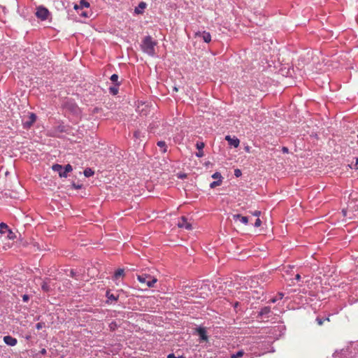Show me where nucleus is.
I'll list each match as a JSON object with an SVG mask.
<instances>
[{
  "label": "nucleus",
  "instance_id": "1",
  "mask_svg": "<svg viewBox=\"0 0 358 358\" xmlns=\"http://www.w3.org/2000/svg\"><path fill=\"white\" fill-rule=\"evenodd\" d=\"M156 43L152 41L150 36H146L142 43L141 48L143 51L150 56L155 55V46Z\"/></svg>",
  "mask_w": 358,
  "mask_h": 358
},
{
  "label": "nucleus",
  "instance_id": "2",
  "mask_svg": "<svg viewBox=\"0 0 358 358\" xmlns=\"http://www.w3.org/2000/svg\"><path fill=\"white\" fill-rule=\"evenodd\" d=\"M137 279L141 284L146 285L148 287H153L155 284L157 282V278L147 273L138 275Z\"/></svg>",
  "mask_w": 358,
  "mask_h": 358
},
{
  "label": "nucleus",
  "instance_id": "3",
  "mask_svg": "<svg viewBox=\"0 0 358 358\" xmlns=\"http://www.w3.org/2000/svg\"><path fill=\"white\" fill-rule=\"evenodd\" d=\"M50 13L48 8L44 6H38L36 8V16L41 20H45L48 18Z\"/></svg>",
  "mask_w": 358,
  "mask_h": 358
},
{
  "label": "nucleus",
  "instance_id": "4",
  "mask_svg": "<svg viewBox=\"0 0 358 358\" xmlns=\"http://www.w3.org/2000/svg\"><path fill=\"white\" fill-rule=\"evenodd\" d=\"M64 106L66 110H68L73 113H77L79 110V108H78V106L76 105V103L70 100L66 101L64 103Z\"/></svg>",
  "mask_w": 358,
  "mask_h": 358
},
{
  "label": "nucleus",
  "instance_id": "5",
  "mask_svg": "<svg viewBox=\"0 0 358 358\" xmlns=\"http://www.w3.org/2000/svg\"><path fill=\"white\" fill-rule=\"evenodd\" d=\"M178 227L180 228H185L187 230L192 229V224L187 222V220L185 217H181L178 222Z\"/></svg>",
  "mask_w": 358,
  "mask_h": 358
},
{
  "label": "nucleus",
  "instance_id": "6",
  "mask_svg": "<svg viewBox=\"0 0 358 358\" xmlns=\"http://www.w3.org/2000/svg\"><path fill=\"white\" fill-rule=\"evenodd\" d=\"M29 120L27 121L24 122V128H29L33 125V124L35 122L36 120V115L34 113H29Z\"/></svg>",
  "mask_w": 358,
  "mask_h": 358
},
{
  "label": "nucleus",
  "instance_id": "7",
  "mask_svg": "<svg viewBox=\"0 0 358 358\" xmlns=\"http://www.w3.org/2000/svg\"><path fill=\"white\" fill-rule=\"evenodd\" d=\"M196 36H200L206 43H209L211 41V36L207 31H199L195 34Z\"/></svg>",
  "mask_w": 358,
  "mask_h": 358
},
{
  "label": "nucleus",
  "instance_id": "8",
  "mask_svg": "<svg viewBox=\"0 0 358 358\" xmlns=\"http://www.w3.org/2000/svg\"><path fill=\"white\" fill-rule=\"evenodd\" d=\"M225 140L228 141L229 144L234 148H238L240 144V141L238 138L234 137L231 138L230 136H226Z\"/></svg>",
  "mask_w": 358,
  "mask_h": 358
},
{
  "label": "nucleus",
  "instance_id": "9",
  "mask_svg": "<svg viewBox=\"0 0 358 358\" xmlns=\"http://www.w3.org/2000/svg\"><path fill=\"white\" fill-rule=\"evenodd\" d=\"M3 341L6 344H7L8 345H10V346H15L17 343V339L10 336H4Z\"/></svg>",
  "mask_w": 358,
  "mask_h": 358
},
{
  "label": "nucleus",
  "instance_id": "10",
  "mask_svg": "<svg viewBox=\"0 0 358 358\" xmlns=\"http://www.w3.org/2000/svg\"><path fill=\"white\" fill-rule=\"evenodd\" d=\"M196 332L198 333V335L199 336V338L201 340L207 341H208V336L206 334V331L203 327H199L196 329Z\"/></svg>",
  "mask_w": 358,
  "mask_h": 358
},
{
  "label": "nucleus",
  "instance_id": "11",
  "mask_svg": "<svg viewBox=\"0 0 358 358\" xmlns=\"http://www.w3.org/2000/svg\"><path fill=\"white\" fill-rule=\"evenodd\" d=\"M50 279H45L41 284V289L45 292H48L51 290L50 287Z\"/></svg>",
  "mask_w": 358,
  "mask_h": 358
},
{
  "label": "nucleus",
  "instance_id": "12",
  "mask_svg": "<svg viewBox=\"0 0 358 358\" xmlns=\"http://www.w3.org/2000/svg\"><path fill=\"white\" fill-rule=\"evenodd\" d=\"M233 219L234 220H239L243 224H248V218L246 216H242L240 214H236L233 215Z\"/></svg>",
  "mask_w": 358,
  "mask_h": 358
},
{
  "label": "nucleus",
  "instance_id": "13",
  "mask_svg": "<svg viewBox=\"0 0 358 358\" xmlns=\"http://www.w3.org/2000/svg\"><path fill=\"white\" fill-rule=\"evenodd\" d=\"M90 7V3L87 1L86 0H80L79 5L76 4L74 6L75 10H78L79 8H89Z\"/></svg>",
  "mask_w": 358,
  "mask_h": 358
},
{
  "label": "nucleus",
  "instance_id": "14",
  "mask_svg": "<svg viewBox=\"0 0 358 358\" xmlns=\"http://www.w3.org/2000/svg\"><path fill=\"white\" fill-rule=\"evenodd\" d=\"M72 170H73V169H72L71 165H70V164L66 165L64 167V171L62 173H60V177L61 178H66L67 173L72 171Z\"/></svg>",
  "mask_w": 358,
  "mask_h": 358
},
{
  "label": "nucleus",
  "instance_id": "15",
  "mask_svg": "<svg viewBox=\"0 0 358 358\" xmlns=\"http://www.w3.org/2000/svg\"><path fill=\"white\" fill-rule=\"evenodd\" d=\"M124 275V271L123 268L117 269L113 275L114 280H117L120 277H123Z\"/></svg>",
  "mask_w": 358,
  "mask_h": 358
},
{
  "label": "nucleus",
  "instance_id": "16",
  "mask_svg": "<svg viewBox=\"0 0 358 358\" xmlns=\"http://www.w3.org/2000/svg\"><path fill=\"white\" fill-rule=\"evenodd\" d=\"M157 145L160 148H162V153H165L167 151V146H166V144L165 141H158Z\"/></svg>",
  "mask_w": 358,
  "mask_h": 358
},
{
  "label": "nucleus",
  "instance_id": "17",
  "mask_svg": "<svg viewBox=\"0 0 358 358\" xmlns=\"http://www.w3.org/2000/svg\"><path fill=\"white\" fill-rule=\"evenodd\" d=\"M52 169L54 171L58 172L59 176H60V173H62L64 171L62 166L60 164H57L52 165Z\"/></svg>",
  "mask_w": 358,
  "mask_h": 358
},
{
  "label": "nucleus",
  "instance_id": "18",
  "mask_svg": "<svg viewBox=\"0 0 358 358\" xmlns=\"http://www.w3.org/2000/svg\"><path fill=\"white\" fill-rule=\"evenodd\" d=\"M8 229V227L6 223L1 222L0 224V233L4 234L6 230Z\"/></svg>",
  "mask_w": 358,
  "mask_h": 358
},
{
  "label": "nucleus",
  "instance_id": "19",
  "mask_svg": "<svg viewBox=\"0 0 358 358\" xmlns=\"http://www.w3.org/2000/svg\"><path fill=\"white\" fill-rule=\"evenodd\" d=\"M222 180H217V181H213L210 184V188H215L217 186H220L222 184Z\"/></svg>",
  "mask_w": 358,
  "mask_h": 358
},
{
  "label": "nucleus",
  "instance_id": "20",
  "mask_svg": "<svg viewBox=\"0 0 358 358\" xmlns=\"http://www.w3.org/2000/svg\"><path fill=\"white\" fill-rule=\"evenodd\" d=\"M94 173V172L91 169H86L84 171V175L86 177H90V176H93Z\"/></svg>",
  "mask_w": 358,
  "mask_h": 358
},
{
  "label": "nucleus",
  "instance_id": "21",
  "mask_svg": "<svg viewBox=\"0 0 358 358\" xmlns=\"http://www.w3.org/2000/svg\"><path fill=\"white\" fill-rule=\"evenodd\" d=\"M244 355V352L243 350H239L236 354H233L231 356V358H239L243 357Z\"/></svg>",
  "mask_w": 358,
  "mask_h": 358
},
{
  "label": "nucleus",
  "instance_id": "22",
  "mask_svg": "<svg viewBox=\"0 0 358 358\" xmlns=\"http://www.w3.org/2000/svg\"><path fill=\"white\" fill-rule=\"evenodd\" d=\"M271 312V308L270 307H264L260 311V315H267Z\"/></svg>",
  "mask_w": 358,
  "mask_h": 358
},
{
  "label": "nucleus",
  "instance_id": "23",
  "mask_svg": "<svg viewBox=\"0 0 358 358\" xmlns=\"http://www.w3.org/2000/svg\"><path fill=\"white\" fill-rule=\"evenodd\" d=\"M350 169H358V158H355V164L352 162L348 165Z\"/></svg>",
  "mask_w": 358,
  "mask_h": 358
},
{
  "label": "nucleus",
  "instance_id": "24",
  "mask_svg": "<svg viewBox=\"0 0 358 358\" xmlns=\"http://www.w3.org/2000/svg\"><path fill=\"white\" fill-rule=\"evenodd\" d=\"M106 296L108 297V299H110V300H114V301L117 300V297H116L114 294H110L109 291L106 292Z\"/></svg>",
  "mask_w": 358,
  "mask_h": 358
},
{
  "label": "nucleus",
  "instance_id": "25",
  "mask_svg": "<svg viewBox=\"0 0 358 358\" xmlns=\"http://www.w3.org/2000/svg\"><path fill=\"white\" fill-rule=\"evenodd\" d=\"M325 320H327V321H329V317H327V318H325V319H322V318H320V317H317V319H316V321H317V324H318L319 325H322V324H323V323H324V322Z\"/></svg>",
  "mask_w": 358,
  "mask_h": 358
},
{
  "label": "nucleus",
  "instance_id": "26",
  "mask_svg": "<svg viewBox=\"0 0 358 358\" xmlns=\"http://www.w3.org/2000/svg\"><path fill=\"white\" fill-rule=\"evenodd\" d=\"M110 92L113 95H115L118 92V88L117 87H110L109 88Z\"/></svg>",
  "mask_w": 358,
  "mask_h": 358
},
{
  "label": "nucleus",
  "instance_id": "27",
  "mask_svg": "<svg viewBox=\"0 0 358 358\" xmlns=\"http://www.w3.org/2000/svg\"><path fill=\"white\" fill-rule=\"evenodd\" d=\"M196 146L199 150H203V148H204L205 145L203 142H198L196 143Z\"/></svg>",
  "mask_w": 358,
  "mask_h": 358
},
{
  "label": "nucleus",
  "instance_id": "28",
  "mask_svg": "<svg viewBox=\"0 0 358 358\" xmlns=\"http://www.w3.org/2000/svg\"><path fill=\"white\" fill-rule=\"evenodd\" d=\"M212 178L214 179L222 180V176L219 172H215L213 173Z\"/></svg>",
  "mask_w": 358,
  "mask_h": 358
},
{
  "label": "nucleus",
  "instance_id": "29",
  "mask_svg": "<svg viewBox=\"0 0 358 358\" xmlns=\"http://www.w3.org/2000/svg\"><path fill=\"white\" fill-rule=\"evenodd\" d=\"M118 80V76L117 74H113L110 77V80L113 83H116Z\"/></svg>",
  "mask_w": 358,
  "mask_h": 358
},
{
  "label": "nucleus",
  "instance_id": "30",
  "mask_svg": "<svg viewBox=\"0 0 358 358\" xmlns=\"http://www.w3.org/2000/svg\"><path fill=\"white\" fill-rule=\"evenodd\" d=\"M261 224H262V221L260 220L259 218H257L255 222V227H259L261 226Z\"/></svg>",
  "mask_w": 358,
  "mask_h": 358
},
{
  "label": "nucleus",
  "instance_id": "31",
  "mask_svg": "<svg viewBox=\"0 0 358 358\" xmlns=\"http://www.w3.org/2000/svg\"><path fill=\"white\" fill-rule=\"evenodd\" d=\"M254 216H256L257 217V218H259V217L261 215V211L259 210H255L254 212L251 213Z\"/></svg>",
  "mask_w": 358,
  "mask_h": 358
},
{
  "label": "nucleus",
  "instance_id": "32",
  "mask_svg": "<svg viewBox=\"0 0 358 358\" xmlns=\"http://www.w3.org/2000/svg\"><path fill=\"white\" fill-rule=\"evenodd\" d=\"M234 175L236 176V177H239L241 176V171L240 169H235L234 171Z\"/></svg>",
  "mask_w": 358,
  "mask_h": 358
},
{
  "label": "nucleus",
  "instance_id": "33",
  "mask_svg": "<svg viewBox=\"0 0 358 358\" xmlns=\"http://www.w3.org/2000/svg\"><path fill=\"white\" fill-rule=\"evenodd\" d=\"M203 155H204V153H203V150H199V152L196 153V156L198 157H201Z\"/></svg>",
  "mask_w": 358,
  "mask_h": 358
},
{
  "label": "nucleus",
  "instance_id": "34",
  "mask_svg": "<svg viewBox=\"0 0 358 358\" xmlns=\"http://www.w3.org/2000/svg\"><path fill=\"white\" fill-rule=\"evenodd\" d=\"M43 324H43V323H42V322H38V323H37V324H36V329H42V328H43Z\"/></svg>",
  "mask_w": 358,
  "mask_h": 358
},
{
  "label": "nucleus",
  "instance_id": "35",
  "mask_svg": "<svg viewBox=\"0 0 358 358\" xmlns=\"http://www.w3.org/2000/svg\"><path fill=\"white\" fill-rule=\"evenodd\" d=\"M146 3L144 2H141L138 5V8L141 9H144L145 8Z\"/></svg>",
  "mask_w": 358,
  "mask_h": 358
},
{
  "label": "nucleus",
  "instance_id": "36",
  "mask_svg": "<svg viewBox=\"0 0 358 358\" xmlns=\"http://www.w3.org/2000/svg\"><path fill=\"white\" fill-rule=\"evenodd\" d=\"M178 177L179 178L183 179V178H187V174H185V173H179V174L178 175Z\"/></svg>",
  "mask_w": 358,
  "mask_h": 358
},
{
  "label": "nucleus",
  "instance_id": "37",
  "mask_svg": "<svg viewBox=\"0 0 358 358\" xmlns=\"http://www.w3.org/2000/svg\"><path fill=\"white\" fill-rule=\"evenodd\" d=\"M7 231H8V237L10 239L13 238V233L12 232V231L9 229Z\"/></svg>",
  "mask_w": 358,
  "mask_h": 358
},
{
  "label": "nucleus",
  "instance_id": "38",
  "mask_svg": "<svg viewBox=\"0 0 358 358\" xmlns=\"http://www.w3.org/2000/svg\"><path fill=\"white\" fill-rule=\"evenodd\" d=\"M22 299H23V301H24V302H27V301H29V296H28V295L24 294V295H23V296H22Z\"/></svg>",
  "mask_w": 358,
  "mask_h": 358
},
{
  "label": "nucleus",
  "instance_id": "39",
  "mask_svg": "<svg viewBox=\"0 0 358 358\" xmlns=\"http://www.w3.org/2000/svg\"><path fill=\"white\" fill-rule=\"evenodd\" d=\"M278 299H282L284 296V294L282 292H280L278 294V296H276Z\"/></svg>",
  "mask_w": 358,
  "mask_h": 358
},
{
  "label": "nucleus",
  "instance_id": "40",
  "mask_svg": "<svg viewBox=\"0 0 358 358\" xmlns=\"http://www.w3.org/2000/svg\"><path fill=\"white\" fill-rule=\"evenodd\" d=\"M278 300H279V299L277 298V296H275V297H274V298H272V299L270 300V301H271V303H275V302H276Z\"/></svg>",
  "mask_w": 358,
  "mask_h": 358
},
{
  "label": "nucleus",
  "instance_id": "41",
  "mask_svg": "<svg viewBox=\"0 0 358 358\" xmlns=\"http://www.w3.org/2000/svg\"><path fill=\"white\" fill-rule=\"evenodd\" d=\"M167 358H176V357L174 355V354H169L167 356Z\"/></svg>",
  "mask_w": 358,
  "mask_h": 358
},
{
  "label": "nucleus",
  "instance_id": "42",
  "mask_svg": "<svg viewBox=\"0 0 358 358\" xmlns=\"http://www.w3.org/2000/svg\"><path fill=\"white\" fill-rule=\"evenodd\" d=\"M282 152H285V153H287L288 152V148H286V147H283L282 148Z\"/></svg>",
  "mask_w": 358,
  "mask_h": 358
},
{
  "label": "nucleus",
  "instance_id": "43",
  "mask_svg": "<svg viewBox=\"0 0 358 358\" xmlns=\"http://www.w3.org/2000/svg\"><path fill=\"white\" fill-rule=\"evenodd\" d=\"M295 278L296 280H299L301 278V275L299 274H296Z\"/></svg>",
  "mask_w": 358,
  "mask_h": 358
},
{
  "label": "nucleus",
  "instance_id": "44",
  "mask_svg": "<svg viewBox=\"0 0 358 358\" xmlns=\"http://www.w3.org/2000/svg\"><path fill=\"white\" fill-rule=\"evenodd\" d=\"M41 354H43V355H45V354L46 353V350H45V349H44V348H43V349H42V350H41Z\"/></svg>",
  "mask_w": 358,
  "mask_h": 358
},
{
  "label": "nucleus",
  "instance_id": "45",
  "mask_svg": "<svg viewBox=\"0 0 358 358\" xmlns=\"http://www.w3.org/2000/svg\"><path fill=\"white\" fill-rule=\"evenodd\" d=\"M135 12H136V13H141V10L138 9V8H136L135 9Z\"/></svg>",
  "mask_w": 358,
  "mask_h": 358
},
{
  "label": "nucleus",
  "instance_id": "46",
  "mask_svg": "<svg viewBox=\"0 0 358 358\" xmlns=\"http://www.w3.org/2000/svg\"><path fill=\"white\" fill-rule=\"evenodd\" d=\"M173 90L174 92H178V87H173Z\"/></svg>",
  "mask_w": 358,
  "mask_h": 358
},
{
  "label": "nucleus",
  "instance_id": "47",
  "mask_svg": "<svg viewBox=\"0 0 358 358\" xmlns=\"http://www.w3.org/2000/svg\"><path fill=\"white\" fill-rule=\"evenodd\" d=\"M342 213H343V216H346V210H343Z\"/></svg>",
  "mask_w": 358,
  "mask_h": 358
},
{
  "label": "nucleus",
  "instance_id": "48",
  "mask_svg": "<svg viewBox=\"0 0 358 358\" xmlns=\"http://www.w3.org/2000/svg\"><path fill=\"white\" fill-rule=\"evenodd\" d=\"M138 134H139V132H138V131H136V132L134 133V136H135L136 137H138Z\"/></svg>",
  "mask_w": 358,
  "mask_h": 358
},
{
  "label": "nucleus",
  "instance_id": "49",
  "mask_svg": "<svg viewBox=\"0 0 358 358\" xmlns=\"http://www.w3.org/2000/svg\"><path fill=\"white\" fill-rule=\"evenodd\" d=\"M176 358H185V357L184 356H179V357H178Z\"/></svg>",
  "mask_w": 358,
  "mask_h": 358
},
{
  "label": "nucleus",
  "instance_id": "50",
  "mask_svg": "<svg viewBox=\"0 0 358 358\" xmlns=\"http://www.w3.org/2000/svg\"><path fill=\"white\" fill-rule=\"evenodd\" d=\"M238 302H236V303H235V307L238 306Z\"/></svg>",
  "mask_w": 358,
  "mask_h": 358
},
{
  "label": "nucleus",
  "instance_id": "51",
  "mask_svg": "<svg viewBox=\"0 0 358 358\" xmlns=\"http://www.w3.org/2000/svg\"><path fill=\"white\" fill-rule=\"evenodd\" d=\"M110 327H114V325H113V323H110Z\"/></svg>",
  "mask_w": 358,
  "mask_h": 358
},
{
  "label": "nucleus",
  "instance_id": "52",
  "mask_svg": "<svg viewBox=\"0 0 358 358\" xmlns=\"http://www.w3.org/2000/svg\"><path fill=\"white\" fill-rule=\"evenodd\" d=\"M110 327H114V325H113V323H110Z\"/></svg>",
  "mask_w": 358,
  "mask_h": 358
},
{
  "label": "nucleus",
  "instance_id": "53",
  "mask_svg": "<svg viewBox=\"0 0 358 358\" xmlns=\"http://www.w3.org/2000/svg\"><path fill=\"white\" fill-rule=\"evenodd\" d=\"M75 187H76V189H78V188H80V186H75Z\"/></svg>",
  "mask_w": 358,
  "mask_h": 358
},
{
  "label": "nucleus",
  "instance_id": "54",
  "mask_svg": "<svg viewBox=\"0 0 358 358\" xmlns=\"http://www.w3.org/2000/svg\"><path fill=\"white\" fill-rule=\"evenodd\" d=\"M357 138H358V135H357Z\"/></svg>",
  "mask_w": 358,
  "mask_h": 358
}]
</instances>
